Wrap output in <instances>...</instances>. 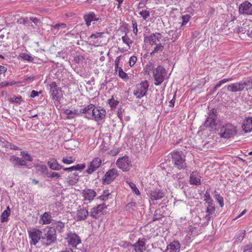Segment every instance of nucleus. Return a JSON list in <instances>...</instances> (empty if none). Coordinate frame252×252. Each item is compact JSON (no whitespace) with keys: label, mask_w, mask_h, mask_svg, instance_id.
Listing matches in <instances>:
<instances>
[{"label":"nucleus","mask_w":252,"mask_h":252,"mask_svg":"<svg viewBox=\"0 0 252 252\" xmlns=\"http://www.w3.org/2000/svg\"><path fill=\"white\" fill-rule=\"evenodd\" d=\"M18 22L20 24H23L25 26L28 27H32L33 29L34 28L33 27L32 22L30 21V20L28 18H21L18 20Z\"/></svg>","instance_id":"obj_37"},{"label":"nucleus","mask_w":252,"mask_h":252,"mask_svg":"<svg viewBox=\"0 0 252 252\" xmlns=\"http://www.w3.org/2000/svg\"><path fill=\"white\" fill-rule=\"evenodd\" d=\"M79 176L76 173L70 174L68 177V184L70 186H73L79 181Z\"/></svg>","instance_id":"obj_29"},{"label":"nucleus","mask_w":252,"mask_h":252,"mask_svg":"<svg viewBox=\"0 0 252 252\" xmlns=\"http://www.w3.org/2000/svg\"><path fill=\"white\" fill-rule=\"evenodd\" d=\"M20 57L24 60L27 61L28 62H32L33 61L34 58L28 54L27 53H21L20 54Z\"/></svg>","instance_id":"obj_44"},{"label":"nucleus","mask_w":252,"mask_h":252,"mask_svg":"<svg viewBox=\"0 0 252 252\" xmlns=\"http://www.w3.org/2000/svg\"><path fill=\"white\" fill-rule=\"evenodd\" d=\"M53 228L55 229L56 231H58L59 232H62L65 226V223L62 221H56L53 224Z\"/></svg>","instance_id":"obj_35"},{"label":"nucleus","mask_w":252,"mask_h":252,"mask_svg":"<svg viewBox=\"0 0 252 252\" xmlns=\"http://www.w3.org/2000/svg\"><path fill=\"white\" fill-rule=\"evenodd\" d=\"M243 250V252H252V243L244 246Z\"/></svg>","instance_id":"obj_61"},{"label":"nucleus","mask_w":252,"mask_h":252,"mask_svg":"<svg viewBox=\"0 0 252 252\" xmlns=\"http://www.w3.org/2000/svg\"><path fill=\"white\" fill-rule=\"evenodd\" d=\"M108 103L111 108H116L118 104L119 103V101L116 100H114L112 98L108 100Z\"/></svg>","instance_id":"obj_52"},{"label":"nucleus","mask_w":252,"mask_h":252,"mask_svg":"<svg viewBox=\"0 0 252 252\" xmlns=\"http://www.w3.org/2000/svg\"><path fill=\"white\" fill-rule=\"evenodd\" d=\"M119 76L122 79L125 80H126L128 79V76L127 74L124 71H123L122 72L119 74Z\"/></svg>","instance_id":"obj_64"},{"label":"nucleus","mask_w":252,"mask_h":252,"mask_svg":"<svg viewBox=\"0 0 252 252\" xmlns=\"http://www.w3.org/2000/svg\"><path fill=\"white\" fill-rule=\"evenodd\" d=\"M110 194V192H109V190H104L103 192V194L100 196V198L102 200H106L108 199V197L109 196Z\"/></svg>","instance_id":"obj_53"},{"label":"nucleus","mask_w":252,"mask_h":252,"mask_svg":"<svg viewBox=\"0 0 252 252\" xmlns=\"http://www.w3.org/2000/svg\"><path fill=\"white\" fill-rule=\"evenodd\" d=\"M56 240V232L53 227L45 229L43 232H42V242L44 245L49 246L54 243Z\"/></svg>","instance_id":"obj_2"},{"label":"nucleus","mask_w":252,"mask_h":252,"mask_svg":"<svg viewBox=\"0 0 252 252\" xmlns=\"http://www.w3.org/2000/svg\"><path fill=\"white\" fill-rule=\"evenodd\" d=\"M147 193L152 200L161 199L166 194L164 190L158 188L148 189Z\"/></svg>","instance_id":"obj_11"},{"label":"nucleus","mask_w":252,"mask_h":252,"mask_svg":"<svg viewBox=\"0 0 252 252\" xmlns=\"http://www.w3.org/2000/svg\"><path fill=\"white\" fill-rule=\"evenodd\" d=\"M7 147L9 148L10 149L14 150H20V148L19 147H18V146H16V145H15L13 144H12L11 143H8L7 144Z\"/></svg>","instance_id":"obj_63"},{"label":"nucleus","mask_w":252,"mask_h":252,"mask_svg":"<svg viewBox=\"0 0 252 252\" xmlns=\"http://www.w3.org/2000/svg\"><path fill=\"white\" fill-rule=\"evenodd\" d=\"M182 23L181 27L186 25L188 23V22L189 20L190 16L189 15H183V16H182Z\"/></svg>","instance_id":"obj_56"},{"label":"nucleus","mask_w":252,"mask_h":252,"mask_svg":"<svg viewBox=\"0 0 252 252\" xmlns=\"http://www.w3.org/2000/svg\"><path fill=\"white\" fill-rule=\"evenodd\" d=\"M166 74L165 69L162 65H158L153 71V75L156 86L160 85L164 80Z\"/></svg>","instance_id":"obj_5"},{"label":"nucleus","mask_w":252,"mask_h":252,"mask_svg":"<svg viewBox=\"0 0 252 252\" xmlns=\"http://www.w3.org/2000/svg\"><path fill=\"white\" fill-rule=\"evenodd\" d=\"M246 231L244 230H242L237 234V239L238 241H242L245 238Z\"/></svg>","instance_id":"obj_57"},{"label":"nucleus","mask_w":252,"mask_h":252,"mask_svg":"<svg viewBox=\"0 0 252 252\" xmlns=\"http://www.w3.org/2000/svg\"><path fill=\"white\" fill-rule=\"evenodd\" d=\"M242 127L245 133L252 131V117L246 118L244 120Z\"/></svg>","instance_id":"obj_24"},{"label":"nucleus","mask_w":252,"mask_h":252,"mask_svg":"<svg viewBox=\"0 0 252 252\" xmlns=\"http://www.w3.org/2000/svg\"><path fill=\"white\" fill-rule=\"evenodd\" d=\"M215 217V215L213 216L210 214H207L205 217L203 218L204 220H206V222L204 223V224L207 225L208 224V221L211 220H213L214 218Z\"/></svg>","instance_id":"obj_55"},{"label":"nucleus","mask_w":252,"mask_h":252,"mask_svg":"<svg viewBox=\"0 0 252 252\" xmlns=\"http://www.w3.org/2000/svg\"><path fill=\"white\" fill-rule=\"evenodd\" d=\"M122 41L124 43L127 44L129 47H130V44L132 43V41L130 40V39L126 36V34L125 36H122Z\"/></svg>","instance_id":"obj_54"},{"label":"nucleus","mask_w":252,"mask_h":252,"mask_svg":"<svg viewBox=\"0 0 252 252\" xmlns=\"http://www.w3.org/2000/svg\"><path fill=\"white\" fill-rule=\"evenodd\" d=\"M118 176L119 174L116 169L112 168L110 169L104 174L102 178V184L103 185L110 184Z\"/></svg>","instance_id":"obj_8"},{"label":"nucleus","mask_w":252,"mask_h":252,"mask_svg":"<svg viewBox=\"0 0 252 252\" xmlns=\"http://www.w3.org/2000/svg\"><path fill=\"white\" fill-rule=\"evenodd\" d=\"M182 30L181 29H177L176 30H171L168 32V34L172 36L173 41H175L181 35Z\"/></svg>","instance_id":"obj_33"},{"label":"nucleus","mask_w":252,"mask_h":252,"mask_svg":"<svg viewBox=\"0 0 252 252\" xmlns=\"http://www.w3.org/2000/svg\"><path fill=\"white\" fill-rule=\"evenodd\" d=\"M94 107V105L92 103H91L86 106H85L83 108H81L80 109V112H82V114H84L85 115L84 116V118H86L88 119H92L93 114L92 112L93 111V108Z\"/></svg>","instance_id":"obj_20"},{"label":"nucleus","mask_w":252,"mask_h":252,"mask_svg":"<svg viewBox=\"0 0 252 252\" xmlns=\"http://www.w3.org/2000/svg\"><path fill=\"white\" fill-rule=\"evenodd\" d=\"M132 27H133V33L136 35L138 32L137 29V24L135 21L133 20L132 21Z\"/></svg>","instance_id":"obj_62"},{"label":"nucleus","mask_w":252,"mask_h":252,"mask_svg":"<svg viewBox=\"0 0 252 252\" xmlns=\"http://www.w3.org/2000/svg\"><path fill=\"white\" fill-rule=\"evenodd\" d=\"M65 239L69 245L74 248H76L78 244L81 243L80 237L75 233H68Z\"/></svg>","instance_id":"obj_14"},{"label":"nucleus","mask_w":252,"mask_h":252,"mask_svg":"<svg viewBox=\"0 0 252 252\" xmlns=\"http://www.w3.org/2000/svg\"><path fill=\"white\" fill-rule=\"evenodd\" d=\"M147 240L143 238L142 239L139 238L138 240L134 244L132 245V247L134 248L135 252H143L142 248L145 246Z\"/></svg>","instance_id":"obj_23"},{"label":"nucleus","mask_w":252,"mask_h":252,"mask_svg":"<svg viewBox=\"0 0 252 252\" xmlns=\"http://www.w3.org/2000/svg\"><path fill=\"white\" fill-rule=\"evenodd\" d=\"M201 177L198 172L193 171L189 176V183L191 185L199 186L201 185Z\"/></svg>","instance_id":"obj_21"},{"label":"nucleus","mask_w":252,"mask_h":252,"mask_svg":"<svg viewBox=\"0 0 252 252\" xmlns=\"http://www.w3.org/2000/svg\"><path fill=\"white\" fill-rule=\"evenodd\" d=\"M83 19L85 21L86 26L89 27L91 26L92 22H93V24H94L95 22H97L99 23H101L104 20V17L98 12L95 13L94 11H89L85 13Z\"/></svg>","instance_id":"obj_4"},{"label":"nucleus","mask_w":252,"mask_h":252,"mask_svg":"<svg viewBox=\"0 0 252 252\" xmlns=\"http://www.w3.org/2000/svg\"><path fill=\"white\" fill-rule=\"evenodd\" d=\"M139 14L144 20H146L150 16V11L146 10H142L139 12Z\"/></svg>","instance_id":"obj_51"},{"label":"nucleus","mask_w":252,"mask_h":252,"mask_svg":"<svg viewBox=\"0 0 252 252\" xmlns=\"http://www.w3.org/2000/svg\"><path fill=\"white\" fill-rule=\"evenodd\" d=\"M180 249V243L178 241H174L167 246L165 252H179Z\"/></svg>","instance_id":"obj_25"},{"label":"nucleus","mask_w":252,"mask_h":252,"mask_svg":"<svg viewBox=\"0 0 252 252\" xmlns=\"http://www.w3.org/2000/svg\"><path fill=\"white\" fill-rule=\"evenodd\" d=\"M101 163V160L99 158H94L86 170V173L89 174H92L100 167Z\"/></svg>","instance_id":"obj_17"},{"label":"nucleus","mask_w":252,"mask_h":252,"mask_svg":"<svg viewBox=\"0 0 252 252\" xmlns=\"http://www.w3.org/2000/svg\"><path fill=\"white\" fill-rule=\"evenodd\" d=\"M64 113L68 116L67 117L69 119H73L74 118V116L73 115V110L66 109L64 111Z\"/></svg>","instance_id":"obj_60"},{"label":"nucleus","mask_w":252,"mask_h":252,"mask_svg":"<svg viewBox=\"0 0 252 252\" xmlns=\"http://www.w3.org/2000/svg\"><path fill=\"white\" fill-rule=\"evenodd\" d=\"M21 155H22L23 157L24 160L26 161H32V158L31 156V155L29 154H28L27 152L25 151H22L21 152Z\"/></svg>","instance_id":"obj_42"},{"label":"nucleus","mask_w":252,"mask_h":252,"mask_svg":"<svg viewBox=\"0 0 252 252\" xmlns=\"http://www.w3.org/2000/svg\"><path fill=\"white\" fill-rule=\"evenodd\" d=\"M216 199L219 202L221 207H222L224 205L223 204V198L220 196V194L217 191H215Z\"/></svg>","instance_id":"obj_46"},{"label":"nucleus","mask_w":252,"mask_h":252,"mask_svg":"<svg viewBox=\"0 0 252 252\" xmlns=\"http://www.w3.org/2000/svg\"><path fill=\"white\" fill-rule=\"evenodd\" d=\"M171 160L174 166L179 170L185 169L187 167L186 156L182 151H174L170 153Z\"/></svg>","instance_id":"obj_1"},{"label":"nucleus","mask_w":252,"mask_h":252,"mask_svg":"<svg viewBox=\"0 0 252 252\" xmlns=\"http://www.w3.org/2000/svg\"><path fill=\"white\" fill-rule=\"evenodd\" d=\"M232 80V77H229L228 78H224L222 80L220 81L214 87V91H216L217 89L220 88L222 84L227 82L228 81H231Z\"/></svg>","instance_id":"obj_39"},{"label":"nucleus","mask_w":252,"mask_h":252,"mask_svg":"<svg viewBox=\"0 0 252 252\" xmlns=\"http://www.w3.org/2000/svg\"><path fill=\"white\" fill-rule=\"evenodd\" d=\"M105 208L106 206L104 203L98 205L91 210L90 216L94 219H98L104 214V209Z\"/></svg>","instance_id":"obj_13"},{"label":"nucleus","mask_w":252,"mask_h":252,"mask_svg":"<svg viewBox=\"0 0 252 252\" xmlns=\"http://www.w3.org/2000/svg\"><path fill=\"white\" fill-rule=\"evenodd\" d=\"M239 12L241 14L252 15V4L245 0L239 5Z\"/></svg>","instance_id":"obj_16"},{"label":"nucleus","mask_w":252,"mask_h":252,"mask_svg":"<svg viewBox=\"0 0 252 252\" xmlns=\"http://www.w3.org/2000/svg\"><path fill=\"white\" fill-rule=\"evenodd\" d=\"M10 215V209L9 206H7L6 207V210H5L1 215L0 216V221L1 222H7L8 220V217Z\"/></svg>","instance_id":"obj_34"},{"label":"nucleus","mask_w":252,"mask_h":252,"mask_svg":"<svg viewBox=\"0 0 252 252\" xmlns=\"http://www.w3.org/2000/svg\"><path fill=\"white\" fill-rule=\"evenodd\" d=\"M47 177L48 178H54L55 179H58L61 177V175L57 172H52L51 173L48 172Z\"/></svg>","instance_id":"obj_50"},{"label":"nucleus","mask_w":252,"mask_h":252,"mask_svg":"<svg viewBox=\"0 0 252 252\" xmlns=\"http://www.w3.org/2000/svg\"><path fill=\"white\" fill-rule=\"evenodd\" d=\"M28 232L29 238L31 239V245L35 246L40 239L42 240V231L39 229L32 228L28 230Z\"/></svg>","instance_id":"obj_7"},{"label":"nucleus","mask_w":252,"mask_h":252,"mask_svg":"<svg viewBox=\"0 0 252 252\" xmlns=\"http://www.w3.org/2000/svg\"><path fill=\"white\" fill-rule=\"evenodd\" d=\"M237 133L236 127L230 123H226L220 128V135L221 138H231L235 136Z\"/></svg>","instance_id":"obj_3"},{"label":"nucleus","mask_w":252,"mask_h":252,"mask_svg":"<svg viewBox=\"0 0 252 252\" xmlns=\"http://www.w3.org/2000/svg\"><path fill=\"white\" fill-rule=\"evenodd\" d=\"M86 167L85 164H78L73 166L74 170H81L84 169Z\"/></svg>","instance_id":"obj_58"},{"label":"nucleus","mask_w":252,"mask_h":252,"mask_svg":"<svg viewBox=\"0 0 252 252\" xmlns=\"http://www.w3.org/2000/svg\"><path fill=\"white\" fill-rule=\"evenodd\" d=\"M246 86H248V83L246 82L233 83L227 86V90L231 92L242 91Z\"/></svg>","instance_id":"obj_19"},{"label":"nucleus","mask_w":252,"mask_h":252,"mask_svg":"<svg viewBox=\"0 0 252 252\" xmlns=\"http://www.w3.org/2000/svg\"><path fill=\"white\" fill-rule=\"evenodd\" d=\"M88 215L89 212L86 209L84 208L80 209L77 211V213L78 220H85Z\"/></svg>","instance_id":"obj_30"},{"label":"nucleus","mask_w":252,"mask_h":252,"mask_svg":"<svg viewBox=\"0 0 252 252\" xmlns=\"http://www.w3.org/2000/svg\"><path fill=\"white\" fill-rule=\"evenodd\" d=\"M34 167L36 169V172L37 173H40L43 175H46L48 174V168L45 165L36 164L34 165Z\"/></svg>","instance_id":"obj_31"},{"label":"nucleus","mask_w":252,"mask_h":252,"mask_svg":"<svg viewBox=\"0 0 252 252\" xmlns=\"http://www.w3.org/2000/svg\"><path fill=\"white\" fill-rule=\"evenodd\" d=\"M104 34L105 33L104 32H96L95 33L92 34L89 37V38L96 39V41H93L94 43L99 44L100 42L98 41V38L103 37Z\"/></svg>","instance_id":"obj_36"},{"label":"nucleus","mask_w":252,"mask_h":252,"mask_svg":"<svg viewBox=\"0 0 252 252\" xmlns=\"http://www.w3.org/2000/svg\"><path fill=\"white\" fill-rule=\"evenodd\" d=\"M137 61V57L135 56H132L129 58V64L130 66H133Z\"/></svg>","instance_id":"obj_59"},{"label":"nucleus","mask_w":252,"mask_h":252,"mask_svg":"<svg viewBox=\"0 0 252 252\" xmlns=\"http://www.w3.org/2000/svg\"><path fill=\"white\" fill-rule=\"evenodd\" d=\"M149 85L147 80L141 82L136 86V88L133 92V94L137 98H141L142 97L146 95L148 90Z\"/></svg>","instance_id":"obj_6"},{"label":"nucleus","mask_w":252,"mask_h":252,"mask_svg":"<svg viewBox=\"0 0 252 252\" xmlns=\"http://www.w3.org/2000/svg\"><path fill=\"white\" fill-rule=\"evenodd\" d=\"M155 69V65L153 63L149 62L145 66L144 70L145 73L148 75L150 74V72L152 70H154Z\"/></svg>","instance_id":"obj_38"},{"label":"nucleus","mask_w":252,"mask_h":252,"mask_svg":"<svg viewBox=\"0 0 252 252\" xmlns=\"http://www.w3.org/2000/svg\"><path fill=\"white\" fill-rule=\"evenodd\" d=\"M50 93L53 99L59 101L63 97L61 88L59 87L57 84L53 82L50 85Z\"/></svg>","instance_id":"obj_15"},{"label":"nucleus","mask_w":252,"mask_h":252,"mask_svg":"<svg viewBox=\"0 0 252 252\" xmlns=\"http://www.w3.org/2000/svg\"><path fill=\"white\" fill-rule=\"evenodd\" d=\"M126 183L129 185L130 188L134 193L137 195L140 194V192L139 189H137L136 185L134 183L130 181H126Z\"/></svg>","instance_id":"obj_40"},{"label":"nucleus","mask_w":252,"mask_h":252,"mask_svg":"<svg viewBox=\"0 0 252 252\" xmlns=\"http://www.w3.org/2000/svg\"><path fill=\"white\" fill-rule=\"evenodd\" d=\"M10 162L13 164L14 167H19L20 166H26L29 168L27 165V163L22 158L17 157L15 156H11L9 159Z\"/></svg>","instance_id":"obj_18"},{"label":"nucleus","mask_w":252,"mask_h":252,"mask_svg":"<svg viewBox=\"0 0 252 252\" xmlns=\"http://www.w3.org/2000/svg\"><path fill=\"white\" fill-rule=\"evenodd\" d=\"M217 111L215 108H213L209 113L206 120L204 123V126L206 127H213L217 125Z\"/></svg>","instance_id":"obj_10"},{"label":"nucleus","mask_w":252,"mask_h":252,"mask_svg":"<svg viewBox=\"0 0 252 252\" xmlns=\"http://www.w3.org/2000/svg\"><path fill=\"white\" fill-rule=\"evenodd\" d=\"M117 166L123 171H128L131 167V161L126 156L117 159Z\"/></svg>","instance_id":"obj_12"},{"label":"nucleus","mask_w":252,"mask_h":252,"mask_svg":"<svg viewBox=\"0 0 252 252\" xmlns=\"http://www.w3.org/2000/svg\"><path fill=\"white\" fill-rule=\"evenodd\" d=\"M51 26V32L54 34H57L59 30L64 29L67 27L66 24L63 23H59L55 25H52Z\"/></svg>","instance_id":"obj_28"},{"label":"nucleus","mask_w":252,"mask_h":252,"mask_svg":"<svg viewBox=\"0 0 252 252\" xmlns=\"http://www.w3.org/2000/svg\"><path fill=\"white\" fill-rule=\"evenodd\" d=\"M74 161H75V159H73L72 158V157H64V158H63L62 159V161L64 163L67 164L72 163L74 162Z\"/></svg>","instance_id":"obj_49"},{"label":"nucleus","mask_w":252,"mask_h":252,"mask_svg":"<svg viewBox=\"0 0 252 252\" xmlns=\"http://www.w3.org/2000/svg\"><path fill=\"white\" fill-rule=\"evenodd\" d=\"M92 120L95 121H99L103 120L106 116L105 109L101 106H95L93 108L92 112Z\"/></svg>","instance_id":"obj_9"},{"label":"nucleus","mask_w":252,"mask_h":252,"mask_svg":"<svg viewBox=\"0 0 252 252\" xmlns=\"http://www.w3.org/2000/svg\"><path fill=\"white\" fill-rule=\"evenodd\" d=\"M163 215L162 214L160 213V211L156 210L153 217V221H155L156 220H157L161 219Z\"/></svg>","instance_id":"obj_48"},{"label":"nucleus","mask_w":252,"mask_h":252,"mask_svg":"<svg viewBox=\"0 0 252 252\" xmlns=\"http://www.w3.org/2000/svg\"><path fill=\"white\" fill-rule=\"evenodd\" d=\"M23 98L21 96H16L15 95H14L13 97H11L9 99V101L17 104H20Z\"/></svg>","instance_id":"obj_47"},{"label":"nucleus","mask_w":252,"mask_h":252,"mask_svg":"<svg viewBox=\"0 0 252 252\" xmlns=\"http://www.w3.org/2000/svg\"><path fill=\"white\" fill-rule=\"evenodd\" d=\"M83 193L85 199L90 201L93 200L94 197L96 196L95 191L89 189H85L83 191Z\"/></svg>","instance_id":"obj_26"},{"label":"nucleus","mask_w":252,"mask_h":252,"mask_svg":"<svg viewBox=\"0 0 252 252\" xmlns=\"http://www.w3.org/2000/svg\"><path fill=\"white\" fill-rule=\"evenodd\" d=\"M208 205V206L205 211V212L208 214L214 216L216 210L215 207L213 205V204H209Z\"/></svg>","instance_id":"obj_45"},{"label":"nucleus","mask_w":252,"mask_h":252,"mask_svg":"<svg viewBox=\"0 0 252 252\" xmlns=\"http://www.w3.org/2000/svg\"><path fill=\"white\" fill-rule=\"evenodd\" d=\"M47 164L49 167L53 170H59L63 168V166L59 164L56 159L49 160L47 162Z\"/></svg>","instance_id":"obj_27"},{"label":"nucleus","mask_w":252,"mask_h":252,"mask_svg":"<svg viewBox=\"0 0 252 252\" xmlns=\"http://www.w3.org/2000/svg\"><path fill=\"white\" fill-rule=\"evenodd\" d=\"M156 46L154 48V50L151 53V55H154L156 53L163 51L164 46L161 43L156 44Z\"/></svg>","instance_id":"obj_41"},{"label":"nucleus","mask_w":252,"mask_h":252,"mask_svg":"<svg viewBox=\"0 0 252 252\" xmlns=\"http://www.w3.org/2000/svg\"><path fill=\"white\" fill-rule=\"evenodd\" d=\"M204 197L205 198L204 200L206 201V203L208 204H213V200L212 199L210 194V191L208 190H207L205 193Z\"/></svg>","instance_id":"obj_43"},{"label":"nucleus","mask_w":252,"mask_h":252,"mask_svg":"<svg viewBox=\"0 0 252 252\" xmlns=\"http://www.w3.org/2000/svg\"><path fill=\"white\" fill-rule=\"evenodd\" d=\"M40 218L44 224H48L52 222V219L50 212H45Z\"/></svg>","instance_id":"obj_32"},{"label":"nucleus","mask_w":252,"mask_h":252,"mask_svg":"<svg viewBox=\"0 0 252 252\" xmlns=\"http://www.w3.org/2000/svg\"><path fill=\"white\" fill-rule=\"evenodd\" d=\"M162 35L160 33L156 32L151 34L147 36L146 38L147 39V42H149L151 45H156V41H159Z\"/></svg>","instance_id":"obj_22"}]
</instances>
